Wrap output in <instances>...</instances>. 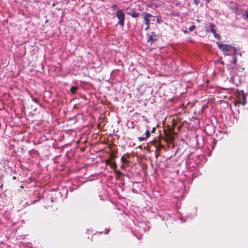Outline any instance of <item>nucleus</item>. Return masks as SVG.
<instances>
[{"instance_id":"f257e3e1","label":"nucleus","mask_w":248,"mask_h":248,"mask_svg":"<svg viewBox=\"0 0 248 248\" xmlns=\"http://www.w3.org/2000/svg\"><path fill=\"white\" fill-rule=\"evenodd\" d=\"M217 44L218 48L223 52L225 55L231 56V58L228 59L230 62L229 64H227L228 68L232 70L234 69L237 59L236 48L230 45L222 44L218 42H217Z\"/></svg>"},{"instance_id":"f03ea898","label":"nucleus","mask_w":248,"mask_h":248,"mask_svg":"<svg viewBox=\"0 0 248 248\" xmlns=\"http://www.w3.org/2000/svg\"><path fill=\"white\" fill-rule=\"evenodd\" d=\"M116 15L119 20L118 24L121 27H123L124 24V21L125 19V14L123 12L122 10H117Z\"/></svg>"},{"instance_id":"7ed1b4c3","label":"nucleus","mask_w":248,"mask_h":248,"mask_svg":"<svg viewBox=\"0 0 248 248\" xmlns=\"http://www.w3.org/2000/svg\"><path fill=\"white\" fill-rule=\"evenodd\" d=\"M147 36H148L147 42L151 45L157 41L159 38V36L154 31L147 33Z\"/></svg>"},{"instance_id":"20e7f679","label":"nucleus","mask_w":248,"mask_h":248,"mask_svg":"<svg viewBox=\"0 0 248 248\" xmlns=\"http://www.w3.org/2000/svg\"><path fill=\"white\" fill-rule=\"evenodd\" d=\"M153 17L154 18V16L151 15L150 13H145V16L144 17V24L146 25V27L145 29V30H148L150 28V18Z\"/></svg>"},{"instance_id":"39448f33","label":"nucleus","mask_w":248,"mask_h":248,"mask_svg":"<svg viewBox=\"0 0 248 248\" xmlns=\"http://www.w3.org/2000/svg\"><path fill=\"white\" fill-rule=\"evenodd\" d=\"M239 104H242L243 106L245 105L246 103V95L245 94L243 93L241 98H240Z\"/></svg>"},{"instance_id":"423d86ee","label":"nucleus","mask_w":248,"mask_h":248,"mask_svg":"<svg viewBox=\"0 0 248 248\" xmlns=\"http://www.w3.org/2000/svg\"><path fill=\"white\" fill-rule=\"evenodd\" d=\"M129 15H130L132 17L137 18L138 17L140 14L139 13H137L135 10H132L131 12L128 13Z\"/></svg>"},{"instance_id":"0eeeda50","label":"nucleus","mask_w":248,"mask_h":248,"mask_svg":"<svg viewBox=\"0 0 248 248\" xmlns=\"http://www.w3.org/2000/svg\"><path fill=\"white\" fill-rule=\"evenodd\" d=\"M215 25L212 23H210L209 24V30H207V32L211 31L212 32H213L216 30H215Z\"/></svg>"},{"instance_id":"6e6552de","label":"nucleus","mask_w":248,"mask_h":248,"mask_svg":"<svg viewBox=\"0 0 248 248\" xmlns=\"http://www.w3.org/2000/svg\"><path fill=\"white\" fill-rule=\"evenodd\" d=\"M78 90V87L75 86H72L70 88V91L73 94L76 93V91Z\"/></svg>"},{"instance_id":"1a4fd4ad","label":"nucleus","mask_w":248,"mask_h":248,"mask_svg":"<svg viewBox=\"0 0 248 248\" xmlns=\"http://www.w3.org/2000/svg\"><path fill=\"white\" fill-rule=\"evenodd\" d=\"M212 33H213V34H214V36L215 38H217V39H218V40H220V36L219 34H218V33H217L216 32V31H214L213 32H212Z\"/></svg>"},{"instance_id":"9d476101","label":"nucleus","mask_w":248,"mask_h":248,"mask_svg":"<svg viewBox=\"0 0 248 248\" xmlns=\"http://www.w3.org/2000/svg\"><path fill=\"white\" fill-rule=\"evenodd\" d=\"M145 135L146 136L145 137H146V138H147L149 137H150V131L148 129H147L145 131Z\"/></svg>"},{"instance_id":"9b49d317","label":"nucleus","mask_w":248,"mask_h":248,"mask_svg":"<svg viewBox=\"0 0 248 248\" xmlns=\"http://www.w3.org/2000/svg\"><path fill=\"white\" fill-rule=\"evenodd\" d=\"M196 29V26L194 25H192L189 28V31H194Z\"/></svg>"},{"instance_id":"f8f14e48","label":"nucleus","mask_w":248,"mask_h":248,"mask_svg":"<svg viewBox=\"0 0 248 248\" xmlns=\"http://www.w3.org/2000/svg\"><path fill=\"white\" fill-rule=\"evenodd\" d=\"M109 166H110L111 168H114L116 166V164L111 161L110 164H109Z\"/></svg>"},{"instance_id":"ddd939ff","label":"nucleus","mask_w":248,"mask_h":248,"mask_svg":"<svg viewBox=\"0 0 248 248\" xmlns=\"http://www.w3.org/2000/svg\"><path fill=\"white\" fill-rule=\"evenodd\" d=\"M32 100L36 104H39V101L35 97H32Z\"/></svg>"},{"instance_id":"4468645a","label":"nucleus","mask_w":248,"mask_h":248,"mask_svg":"<svg viewBox=\"0 0 248 248\" xmlns=\"http://www.w3.org/2000/svg\"><path fill=\"white\" fill-rule=\"evenodd\" d=\"M146 139V137H139L138 139L140 141H143Z\"/></svg>"},{"instance_id":"2eb2a0df","label":"nucleus","mask_w":248,"mask_h":248,"mask_svg":"<svg viewBox=\"0 0 248 248\" xmlns=\"http://www.w3.org/2000/svg\"><path fill=\"white\" fill-rule=\"evenodd\" d=\"M200 0H194V2L196 5H198L200 3Z\"/></svg>"},{"instance_id":"dca6fc26","label":"nucleus","mask_w":248,"mask_h":248,"mask_svg":"<svg viewBox=\"0 0 248 248\" xmlns=\"http://www.w3.org/2000/svg\"><path fill=\"white\" fill-rule=\"evenodd\" d=\"M111 162V161L110 160H107L106 161V163L108 165H109V164H110Z\"/></svg>"},{"instance_id":"f3484780","label":"nucleus","mask_w":248,"mask_h":248,"mask_svg":"<svg viewBox=\"0 0 248 248\" xmlns=\"http://www.w3.org/2000/svg\"><path fill=\"white\" fill-rule=\"evenodd\" d=\"M245 16L246 18H248V9L245 12Z\"/></svg>"},{"instance_id":"a211bd4d","label":"nucleus","mask_w":248,"mask_h":248,"mask_svg":"<svg viewBox=\"0 0 248 248\" xmlns=\"http://www.w3.org/2000/svg\"><path fill=\"white\" fill-rule=\"evenodd\" d=\"M117 6H117V4H114V5H113L111 6V7H112L113 9H116V8H117Z\"/></svg>"},{"instance_id":"6ab92c4d","label":"nucleus","mask_w":248,"mask_h":248,"mask_svg":"<svg viewBox=\"0 0 248 248\" xmlns=\"http://www.w3.org/2000/svg\"><path fill=\"white\" fill-rule=\"evenodd\" d=\"M56 198H57V197H56V198H54V197H51V201H52V202H55V201H56Z\"/></svg>"},{"instance_id":"aec40b11","label":"nucleus","mask_w":248,"mask_h":248,"mask_svg":"<svg viewBox=\"0 0 248 248\" xmlns=\"http://www.w3.org/2000/svg\"><path fill=\"white\" fill-rule=\"evenodd\" d=\"M57 195V196H59L60 197H61V192H57V193L55 194V195Z\"/></svg>"},{"instance_id":"412c9836","label":"nucleus","mask_w":248,"mask_h":248,"mask_svg":"<svg viewBox=\"0 0 248 248\" xmlns=\"http://www.w3.org/2000/svg\"><path fill=\"white\" fill-rule=\"evenodd\" d=\"M155 16H154V18L153 17H151L150 18V21H155Z\"/></svg>"},{"instance_id":"4be33fe9","label":"nucleus","mask_w":248,"mask_h":248,"mask_svg":"<svg viewBox=\"0 0 248 248\" xmlns=\"http://www.w3.org/2000/svg\"><path fill=\"white\" fill-rule=\"evenodd\" d=\"M161 19H159V18H157V22L158 23H161Z\"/></svg>"},{"instance_id":"5701e85b","label":"nucleus","mask_w":248,"mask_h":248,"mask_svg":"<svg viewBox=\"0 0 248 248\" xmlns=\"http://www.w3.org/2000/svg\"><path fill=\"white\" fill-rule=\"evenodd\" d=\"M183 31L185 33H188V31L187 30H183Z\"/></svg>"},{"instance_id":"b1692460","label":"nucleus","mask_w":248,"mask_h":248,"mask_svg":"<svg viewBox=\"0 0 248 248\" xmlns=\"http://www.w3.org/2000/svg\"><path fill=\"white\" fill-rule=\"evenodd\" d=\"M108 232H109V230H106V232H105V233H106V234H108Z\"/></svg>"},{"instance_id":"393cba45","label":"nucleus","mask_w":248,"mask_h":248,"mask_svg":"<svg viewBox=\"0 0 248 248\" xmlns=\"http://www.w3.org/2000/svg\"><path fill=\"white\" fill-rule=\"evenodd\" d=\"M211 0H206V1L209 2Z\"/></svg>"},{"instance_id":"a878e982","label":"nucleus","mask_w":248,"mask_h":248,"mask_svg":"<svg viewBox=\"0 0 248 248\" xmlns=\"http://www.w3.org/2000/svg\"><path fill=\"white\" fill-rule=\"evenodd\" d=\"M122 159H124V160L125 159L124 157H122Z\"/></svg>"}]
</instances>
